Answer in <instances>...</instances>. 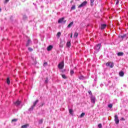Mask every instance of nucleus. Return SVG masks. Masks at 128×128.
<instances>
[{"label":"nucleus","mask_w":128,"mask_h":128,"mask_svg":"<svg viewBox=\"0 0 128 128\" xmlns=\"http://www.w3.org/2000/svg\"><path fill=\"white\" fill-rule=\"evenodd\" d=\"M88 92L89 94H90V96H92V91L89 90Z\"/></svg>","instance_id":"72a5a7b5"},{"label":"nucleus","mask_w":128,"mask_h":128,"mask_svg":"<svg viewBox=\"0 0 128 128\" xmlns=\"http://www.w3.org/2000/svg\"><path fill=\"white\" fill-rule=\"evenodd\" d=\"M86 4H88V2L84 1L78 6V8H83V6H86Z\"/></svg>","instance_id":"f03ea898"},{"label":"nucleus","mask_w":128,"mask_h":128,"mask_svg":"<svg viewBox=\"0 0 128 128\" xmlns=\"http://www.w3.org/2000/svg\"><path fill=\"white\" fill-rule=\"evenodd\" d=\"M72 24H74V22H70L68 25V28H70L72 26Z\"/></svg>","instance_id":"aec40b11"},{"label":"nucleus","mask_w":128,"mask_h":128,"mask_svg":"<svg viewBox=\"0 0 128 128\" xmlns=\"http://www.w3.org/2000/svg\"><path fill=\"white\" fill-rule=\"evenodd\" d=\"M66 21L65 20V21L64 22V24H66Z\"/></svg>","instance_id":"a19ab883"},{"label":"nucleus","mask_w":128,"mask_h":128,"mask_svg":"<svg viewBox=\"0 0 128 128\" xmlns=\"http://www.w3.org/2000/svg\"><path fill=\"white\" fill-rule=\"evenodd\" d=\"M70 2H72V1H71Z\"/></svg>","instance_id":"37998d69"},{"label":"nucleus","mask_w":128,"mask_h":128,"mask_svg":"<svg viewBox=\"0 0 128 128\" xmlns=\"http://www.w3.org/2000/svg\"><path fill=\"white\" fill-rule=\"evenodd\" d=\"M76 9V5H73L72 7H71V10H74Z\"/></svg>","instance_id":"b1692460"},{"label":"nucleus","mask_w":128,"mask_h":128,"mask_svg":"<svg viewBox=\"0 0 128 128\" xmlns=\"http://www.w3.org/2000/svg\"><path fill=\"white\" fill-rule=\"evenodd\" d=\"M106 24H102L100 28H101V30H104V29L106 28Z\"/></svg>","instance_id":"9b49d317"},{"label":"nucleus","mask_w":128,"mask_h":128,"mask_svg":"<svg viewBox=\"0 0 128 128\" xmlns=\"http://www.w3.org/2000/svg\"><path fill=\"white\" fill-rule=\"evenodd\" d=\"M43 120H41L40 122V124H42V122Z\"/></svg>","instance_id":"58836bf2"},{"label":"nucleus","mask_w":128,"mask_h":128,"mask_svg":"<svg viewBox=\"0 0 128 128\" xmlns=\"http://www.w3.org/2000/svg\"><path fill=\"white\" fill-rule=\"evenodd\" d=\"M69 110V113L70 114L72 115L74 114V110H72V109L70 108L68 110Z\"/></svg>","instance_id":"f3484780"},{"label":"nucleus","mask_w":128,"mask_h":128,"mask_svg":"<svg viewBox=\"0 0 128 128\" xmlns=\"http://www.w3.org/2000/svg\"><path fill=\"white\" fill-rule=\"evenodd\" d=\"M62 78H63L66 79V75H64V74H62Z\"/></svg>","instance_id":"7c9ffc66"},{"label":"nucleus","mask_w":128,"mask_h":128,"mask_svg":"<svg viewBox=\"0 0 128 128\" xmlns=\"http://www.w3.org/2000/svg\"><path fill=\"white\" fill-rule=\"evenodd\" d=\"M14 104L17 106H20V101L18 100L17 101H16V102H14Z\"/></svg>","instance_id":"1a4fd4ad"},{"label":"nucleus","mask_w":128,"mask_h":128,"mask_svg":"<svg viewBox=\"0 0 128 128\" xmlns=\"http://www.w3.org/2000/svg\"><path fill=\"white\" fill-rule=\"evenodd\" d=\"M28 50L29 52H32V50H34V49H32V48H28Z\"/></svg>","instance_id":"cd10ccee"},{"label":"nucleus","mask_w":128,"mask_h":128,"mask_svg":"<svg viewBox=\"0 0 128 128\" xmlns=\"http://www.w3.org/2000/svg\"><path fill=\"white\" fill-rule=\"evenodd\" d=\"M2 12V8H0V12Z\"/></svg>","instance_id":"79ce46f5"},{"label":"nucleus","mask_w":128,"mask_h":128,"mask_svg":"<svg viewBox=\"0 0 128 128\" xmlns=\"http://www.w3.org/2000/svg\"><path fill=\"white\" fill-rule=\"evenodd\" d=\"M114 120L116 124H120V120H118V115L114 116Z\"/></svg>","instance_id":"20e7f679"},{"label":"nucleus","mask_w":128,"mask_h":128,"mask_svg":"<svg viewBox=\"0 0 128 128\" xmlns=\"http://www.w3.org/2000/svg\"><path fill=\"white\" fill-rule=\"evenodd\" d=\"M118 56H124V52H119L117 54Z\"/></svg>","instance_id":"dca6fc26"},{"label":"nucleus","mask_w":128,"mask_h":128,"mask_svg":"<svg viewBox=\"0 0 128 128\" xmlns=\"http://www.w3.org/2000/svg\"><path fill=\"white\" fill-rule=\"evenodd\" d=\"M90 6H94V0H90Z\"/></svg>","instance_id":"5701e85b"},{"label":"nucleus","mask_w":128,"mask_h":128,"mask_svg":"<svg viewBox=\"0 0 128 128\" xmlns=\"http://www.w3.org/2000/svg\"><path fill=\"white\" fill-rule=\"evenodd\" d=\"M102 44H98L94 46V50H95V52H100V46Z\"/></svg>","instance_id":"f257e3e1"},{"label":"nucleus","mask_w":128,"mask_h":128,"mask_svg":"<svg viewBox=\"0 0 128 128\" xmlns=\"http://www.w3.org/2000/svg\"><path fill=\"white\" fill-rule=\"evenodd\" d=\"M119 76H124V72L122 71H120L119 72Z\"/></svg>","instance_id":"4468645a"},{"label":"nucleus","mask_w":128,"mask_h":128,"mask_svg":"<svg viewBox=\"0 0 128 128\" xmlns=\"http://www.w3.org/2000/svg\"><path fill=\"white\" fill-rule=\"evenodd\" d=\"M30 126V124H26L24 125H23L21 126V128H27L28 127Z\"/></svg>","instance_id":"2eb2a0df"},{"label":"nucleus","mask_w":128,"mask_h":128,"mask_svg":"<svg viewBox=\"0 0 128 128\" xmlns=\"http://www.w3.org/2000/svg\"><path fill=\"white\" fill-rule=\"evenodd\" d=\"M43 66H48V62H44Z\"/></svg>","instance_id":"f704fd0d"},{"label":"nucleus","mask_w":128,"mask_h":128,"mask_svg":"<svg viewBox=\"0 0 128 128\" xmlns=\"http://www.w3.org/2000/svg\"><path fill=\"white\" fill-rule=\"evenodd\" d=\"M66 46H68V48H70V42H67Z\"/></svg>","instance_id":"412c9836"},{"label":"nucleus","mask_w":128,"mask_h":128,"mask_svg":"<svg viewBox=\"0 0 128 128\" xmlns=\"http://www.w3.org/2000/svg\"><path fill=\"white\" fill-rule=\"evenodd\" d=\"M6 82L8 84H10V78H7Z\"/></svg>","instance_id":"393cba45"},{"label":"nucleus","mask_w":128,"mask_h":128,"mask_svg":"<svg viewBox=\"0 0 128 128\" xmlns=\"http://www.w3.org/2000/svg\"><path fill=\"white\" fill-rule=\"evenodd\" d=\"M120 38H125L126 40H128V36H126V34L120 36Z\"/></svg>","instance_id":"ddd939ff"},{"label":"nucleus","mask_w":128,"mask_h":128,"mask_svg":"<svg viewBox=\"0 0 128 128\" xmlns=\"http://www.w3.org/2000/svg\"><path fill=\"white\" fill-rule=\"evenodd\" d=\"M98 128H102V125L100 124H98Z\"/></svg>","instance_id":"c85d7f7f"},{"label":"nucleus","mask_w":128,"mask_h":128,"mask_svg":"<svg viewBox=\"0 0 128 128\" xmlns=\"http://www.w3.org/2000/svg\"><path fill=\"white\" fill-rule=\"evenodd\" d=\"M74 74V72L73 70H70V74H72H72Z\"/></svg>","instance_id":"c756f323"},{"label":"nucleus","mask_w":128,"mask_h":128,"mask_svg":"<svg viewBox=\"0 0 128 128\" xmlns=\"http://www.w3.org/2000/svg\"><path fill=\"white\" fill-rule=\"evenodd\" d=\"M64 20V18H62L59 19L58 20V24H60V23L62 22Z\"/></svg>","instance_id":"6e6552de"},{"label":"nucleus","mask_w":128,"mask_h":128,"mask_svg":"<svg viewBox=\"0 0 128 128\" xmlns=\"http://www.w3.org/2000/svg\"><path fill=\"white\" fill-rule=\"evenodd\" d=\"M70 38H72V34H71Z\"/></svg>","instance_id":"ea45409f"},{"label":"nucleus","mask_w":128,"mask_h":128,"mask_svg":"<svg viewBox=\"0 0 128 128\" xmlns=\"http://www.w3.org/2000/svg\"><path fill=\"white\" fill-rule=\"evenodd\" d=\"M120 120H126V119H124V118H122Z\"/></svg>","instance_id":"4c0bfd02"},{"label":"nucleus","mask_w":128,"mask_h":128,"mask_svg":"<svg viewBox=\"0 0 128 128\" xmlns=\"http://www.w3.org/2000/svg\"><path fill=\"white\" fill-rule=\"evenodd\" d=\"M52 50V45L49 46L47 48V50H48V52H50V50Z\"/></svg>","instance_id":"9d476101"},{"label":"nucleus","mask_w":128,"mask_h":128,"mask_svg":"<svg viewBox=\"0 0 128 128\" xmlns=\"http://www.w3.org/2000/svg\"><path fill=\"white\" fill-rule=\"evenodd\" d=\"M84 116H86V113L84 112H82L80 116V118H84Z\"/></svg>","instance_id":"4be33fe9"},{"label":"nucleus","mask_w":128,"mask_h":128,"mask_svg":"<svg viewBox=\"0 0 128 128\" xmlns=\"http://www.w3.org/2000/svg\"><path fill=\"white\" fill-rule=\"evenodd\" d=\"M38 100H36L34 103H33V106H31V108H29V110H34V106H36V104H38Z\"/></svg>","instance_id":"7ed1b4c3"},{"label":"nucleus","mask_w":128,"mask_h":128,"mask_svg":"<svg viewBox=\"0 0 128 128\" xmlns=\"http://www.w3.org/2000/svg\"><path fill=\"white\" fill-rule=\"evenodd\" d=\"M48 78H46L44 81V84H48Z\"/></svg>","instance_id":"2f4dec72"},{"label":"nucleus","mask_w":128,"mask_h":128,"mask_svg":"<svg viewBox=\"0 0 128 128\" xmlns=\"http://www.w3.org/2000/svg\"><path fill=\"white\" fill-rule=\"evenodd\" d=\"M30 44H32V41L28 39L27 41L26 46H30Z\"/></svg>","instance_id":"f8f14e48"},{"label":"nucleus","mask_w":128,"mask_h":128,"mask_svg":"<svg viewBox=\"0 0 128 128\" xmlns=\"http://www.w3.org/2000/svg\"><path fill=\"white\" fill-rule=\"evenodd\" d=\"M64 62H61L60 64H58V67L60 70L64 68Z\"/></svg>","instance_id":"423d86ee"},{"label":"nucleus","mask_w":128,"mask_h":128,"mask_svg":"<svg viewBox=\"0 0 128 128\" xmlns=\"http://www.w3.org/2000/svg\"><path fill=\"white\" fill-rule=\"evenodd\" d=\"M90 100H91V102H92V104H95L96 102V97L92 96L90 97Z\"/></svg>","instance_id":"0eeeda50"},{"label":"nucleus","mask_w":128,"mask_h":128,"mask_svg":"<svg viewBox=\"0 0 128 128\" xmlns=\"http://www.w3.org/2000/svg\"><path fill=\"white\" fill-rule=\"evenodd\" d=\"M106 66H110L111 68H114V63L112 62H108L106 64Z\"/></svg>","instance_id":"39448f33"},{"label":"nucleus","mask_w":128,"mask_h":128,"mask_svg":"<svg viewBox=\"0 0 128 128\" xmlns=\"http://www.w3.org/2000/svg\"><path fill=\"white\" fill-rule=\"evenodd\" d=\"M8 2H10V0H5L4 4H8Z\"/></svg>","instance_id":"c9c22d12"},{"label":"nucleus","mask_w":128,"mask_h":128,"mask_svg":"<svg viewBox=\"0 0 128 128\" xmlns=\"http://www.w3.org/2000/svg\"><path fill=\"white\" fill-rule=\"evenodd\" d=\"M120 3V0H117L116 2V6H118V4Z\"/></svg>","instance_id":"473e14b6"},{"label":"nucleus","mask_w":128,"mask_h":128,"mask_svg":"<svg viewBox=\"0 0 128 128\" xmlns=\"http://www.w3.org/2000/svg\"><path fill=\"white\" fill-rule=\"evenodd\" d=\"M79 80H85L86 78L84 76H78Z\"/></svg>","instance_id":"a211bd4d"},{"label":"nucleus","mask_w":128,"mask_h":128,"mask_svg":"<svg viewBox=\"0 0 128 128\" xmlns=\"http://www.w3.org/2000/svg\"><path fill=\"white\" fill-rule=\"evenodd\" d=\"M108 108H112V104H109L108 105Z\"/></svg>","instance_id":"a878e982"},{"label":"nucleus","mask_w":128,"mask_h":128,"mask_svg":"<svg viewBox=\"0 0 128 128\" xmlns=\"http://www.w3.org/2000/svg\"><path fill=\"white\" fill-rule=\"evenodd\" d=\"M78 33L77 32H75L74 34V38H78Z\"/></svg>","instance_id":"6ab92c4d"},{"label":"nucleus","mask_w":128,"mask_h":128,"mask_svg":"<svg viewBox=\"0 0 128 128\" xmlns=\"http://www.w3.org/2000/svg\"><path fill=\"white\" fill-rule=\"evenodd\" d=\"M60 34H62L60 33V32H58V34H57V36H58V38H60Z\"/></svg>","instance_id":"bb28decb"},{"label":"nucleus","mask_w":128,"mask_h":128,"mask_svg":"<svg viewBox=\"0 0 128 128\" xmlns=\"http://www.w3.org/2000/svg\"><path fill=\"white\" fill-rule=\"evenodd\" d=\"M12 122H18V119H13L12 120Z\"/></svg>","instance_id":"e433bc0d"}]
</instances>
